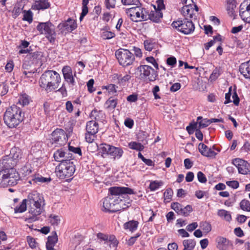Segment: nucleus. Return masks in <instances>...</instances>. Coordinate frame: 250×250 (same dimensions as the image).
I'll list each match as a JSON object with an SVG mask.
<instances>
[{
	"label": "nucleus",
	"mask_w": 250,
	"mask_h": 250,
	"mask_svg": "<svg viewBox=\"0 0 250 250\" xmlns=\"http://www.w3.org/2000/svg\"><path fill=\"white\" fill-rule=\"evenodd\" d=\"M208 119H204L203 120L201 121L200 122H199V125L198 128L199 129L205 128L208 126L210 123H208Z\"/></svg>",
	"instance_id": "obj_58"
},
{
	"label": "nucleus",
	"mask_w": 250,
	"mask_h": 250,
	"mask_svg": "<svg viewBox=\"0 0 250 250\" xmlns=\"http://www.w3.org/2000/svg\"><path fill=\"white\" fill-rule=\"evenodd\" d=\"M198 150L202 155L207 157L215 158L217 154L211 148H209L207 146L202 143H200L199 144Z\"/></svg>",
	"instance_id": "obj_19"
},
{
	"label": "nucleus",
	"mask_w": 250,
	"mask_h": 250,
	"mask_svg": "<svg viewBox=\"0 0 250 250\" xmlns=\"http://www.w3.org/2000/svg\"><path fill=\"white\" fill-rule=\"evenodd\" d=\"M99 129L98 124L94 120L90 121L86 123V132L91 134H96Z\"/></svg>",
	"instance_id": "obj_23"
},
{
	"label": "nucleus",
	"mask_w": 250,
	"mask_h": 250,
	"mask_svg": "<svg viewBox=\"0 0 250 250\" xmlns=\"http://www.w3.org/2000/svg\"><path fill=\"white\" fill-rule=\"evenodd\" d=\"M50 6L48 0H36L32 4L31 8L33 10H45Z\"/></svg>",
	"instance_id": "obj_21"
},
{
	"label": "nucleus",
	"mask_w": 250,
	"mask_h": 250,
	"mask_svg": "<svg viewBox=\"0 0 250 250\" xmlns=\"http://www.w3.org/2000/svg\"><path fill=\"white\" fill-rule=\"evenodd\" d=\"M37 29L41 34L44 33L51 43H54L57 34L55 31V26L51 22H40L37 26Z\"/></svg>",
	"instance_id": "obj_7"
},
{
	"label": "nucleus",
	"mask_w": 250,
	"mask_h": 250,
	"mask_svg": "<svg viewBox=\"0 0 250 250\" xmlns=\"http://www.w3.org/2000/svg\"><path fill=\"white\" fill-rule=\"evenodd\" d=\"M126 13L128 15L131 21L135 22L141 21L140 19H137L141 18L140 6L139 5L126 9Z\"/></svg>",
	"instance_id": "obj_17"
},
{
	"label": "nucleus",
	"mask_w": 250,
	"mask_h": 250,
	"mask_svg": "<svg viewBox=\"0 0 250 250\" xmlns=\"http://www.w3.org/2000/svg\"><path fill=\"white\" fill-rule=\"evenodd\" d=\"M42 199H41L40 194L34 192L30 193L27 199V203L30 205V208L29 213L32 215L28 218H26L25 221L28 223H31L39 220L38 215L42 212L43 208H41V203Z\"/></svg>",
	"instance_id": "obj_3"
},
{
	"label": "nucleus",
	"mask_w": 250,
	"mask_h": 250,
	"mask_svg": "<svg viewBox=\"0 0 250 250\" xmlns=\"http://www.w3.org/2000/svg\"><path fill=\"white\" fill-rule=\"evenodd\" d=\"M50 223L52 225L57 226L60 223L61 220L58 215L50 214L49 217Z\"/></svg>",
	"instance_id": "obj_48"
},
{
	"label": "nucleus",
	"mask_w": 250,
	"mask_h": 250,
	"mask_svg": "<svg viewBox=\"0 0 250 250\" xmlns=\"http://www.w3.org/2000/svg\"><path fill=\"white\" fill-rule=\"evenodd\" d=\"M66 133L61 128H56L51 134L50 143L63 146L66 142Z\"/></svg>",
	"instance_id": "obj_12"
},
{
	"label": "nucleus",
	"mask_w": 250,
	"mask_h": 250,
	"mask_svg": "<svg viewBox=\"0 0 250 250\" xmlns=\"http://www.w3.org/2000/svg\"><path fill=\"white\" fill-rule=\"evenodd\" d=\"M108 192L111 196L114 197H122L125 198V196L127 194H135L136 193L134 191L133 189L128 187H112L108 189Z\"/></svg>",
	"instance_id": "obj_11"
},
{
	"label": "nucleus",
	"mask_w": 250,
	"mask_h": 250,
	"mask_svg": "<svg viewBox=\"0 0 250 250\" xmlns=\"http://www.w3.org/2000/svg\"><path fill=\"white\" fill-rule=\"evenodd\" d=\"M23 12L24 13V15L23 18H22V20L24 21H27L29 22V23H31L33 21L32 12L30 10L28 11L24 10Z\"/></svg>",
	"instance_id": "obj_41"
},
{
	"label": "nucleus",
	"mask_w": 250,
	"mask_h": 250,
	"mask_svg": "<svg viewBox=\"0 0 250 250\" xmlns=\"http://www.w3.org/2000/svg\"><path fill=\"white\" fill-rule=\"evenodd\" d=\"M24 113L22 109L13 104L7 108L3 115L5 125L10 128L16 127L24 119Z\"/></svg>",
	"instance_id": "obj_2"
},
{
	"label": "nucleus",
	"mask_w": 250,
	"mask_h": 250,
	"mask_svg": "<svg viewBox=\"0 0 250 250\" xmlns=\"http://www.w3.org/2000/svg\"><path fill=\"white\" fill-rule=\"evenodd\" d=\"M177 62L176 59L174 56L168 57L167 59V64L171 67H174Z\"/></svg>",
	"instance_id": "obj_55"
},
{
	"label": "nucleus",
	"mask_w": 250,
	"mask_h": 250,
	"mask_svg": "<svg viewBox=\"0 0 250 250\" xmlns=\"http://www.w3.org/2000/svg\"><path fill=\"white\" fill-rule=\"evenodd\" d=\"M115 34L111 31H109L105 29H104V31L101 33V37L103 40H109L114 38Z\"/></svg>",
	"instance_id": "obj_38"
},
{
	"label": "nucleus",
	"mask_w": 250,
	"mask_h": 250,
	"mask_svg": "<svg viewBox=\"0 0 250 250\" xmlns=\"http://www.w3.org/2000/svg\"><path fill=\"white\" fill-rule=\"evenodd\" d=\"M138 225V221L131 220L124 223L123 227L125 229H128L131 232H134L137 229Z\"/></svg>",
	"instance_id": "obj_27"
},
{
	"label": "nucleus",
	"mask_w": 250,
	"mask_h": 250,
	"mask_svg": "<svg viewBox=\"0 0 250 250\" xmlns=\"http://www.w3.org/2000/svg\"><path fill=\"white\" fill-rule=\"evenodd\" d=\"M121 2L124 5H139L141 4L139 0H121Z\"/></svg>",
	"instance_id": "obj_51"
},
{
	"label": "nucleus",
	"mask_w": 250,
	"mask_h": 250,
	"mask_svg": "<svg viewBox=\"0 0 250 250\" xmlns=\"http://www.w3.org/2000/svg\"><path fill=\"white\" fill-rule=\"evenodd\" d=\"M6 186H14L20 179V174L15 168L4 171Z\"/></svg>",
	"instance_id": "obj_13"
},
{
	"label": "nucleus",
	"mask_w": 250,
	"mask_h": 250,
	"mask_svg": "<svg viewBox=\"0 0 250 250\" xmlns=\"http://www.w3.org/2000/svg\"><path fill=\"white\" fill-rule=\"evenodd\" d=\"M97 238L102 241H104V244L107 243V241H108L109 235L107 234H104L101 232H99L97 234Z\"/></svg>",
	"instance_id": "obj_60"
},
{
	"label": "nucleus",
	"mask_w": 250,
	"mask_h": 250,
	"mask_svg": "<svg viewBox=\"0 0 250 250\" xmlns=\"http://www.w3.org/2000/svg\"><path fill=\"white\" fill-rule=\"evenodd\" d=\"M94 84V80L93 79H90L87 83V86L88 91L90 93H92L95 91V89L93 88V85Z\"/></svg>",
	"instance_id": "obj_62"
},
{
	"label": "nucleus",
	"mask_w": 250,
	"mask_h": 250,
	"mask_svg": "<svg viewBox=\"0 0 250 250\" xmlns=\"http://www.w3.org/2000/svg\"><path fill=\"white\" fill-rule=\"evenodd\" d=\"M131 78V76L128 74H126L123 77L121 75L120 78L119 79V81L116 83L120 85L124 86L126 84V83L130 80Z\"/></svg>",
	"instance_id": "obj_43"
},
{
	"label": "nucleus",
	"mask_w": 250,
	"mask_h": 250,
	"mask_svg": "<svg viewBox=\"0 0 250 250\" xmlns=\"http://www.w3.org/2000/svg\"><path fill=\"white\" fill-rule=\"evenodd\" d=\"M51 234V235L48 236L46 244L55 245L58 240L57 233L55 231H54L52 232Z\"/></svg>",
	"instance_id": "obj_36"
},
{
	"label": "nucleus",
	"mask_w": 250,
	"mask_h": 250,
	"mask_svg": "<svg viewBox=\"0 0 250 250\" xmlns=\"http://www.w3.org/2000/svg\"><path fill=\"white\" fill-rule=\"evenodd\" d=\"M118 99L114 98L113 97H110L105 102L104 105L106 106V108L108 109H114L117 106Z\"/></svg>",
	"instance_id": "obj_29"
},
{
	"label": "nucleus",
	"mask_w": 250,
	"mask_h": 250,
	"mask_svg": "<svg viewBox=\"0 0 250 250\" xmlns=\"http://www.w3.org/2000/svg\"><path fill=\"white\" fill-rule=\"evenodd\" d=\"M232 163L238 168V172L240 174L246 175L250 171V165L246 161L240 158H235L232 160Z\"/></svg>",
	"instance_id": "obj_14"
},
{
	"label": "nucleus",
	"mask_w": 250,
	"mask_h": 250,
	"mask_svg": "<svg viewBox=\"0 0 250 250\" xmlns=\"http://www.w3.org/2000/svg\"><path fill=\"white\" fill-rule=\"evenodd\" d=\"M200 227L206 233H208L211 230V226L208 222L205 221L200 223Z\"/></svg>",
	"instance_id": "obj_49"
},
{
	"label": "nucleus",
	"mask_w": 250,
	"mask_h": 250,
	"mask_svg": "<svg viewBox=\"0 0 250 250\" xmlns=\"http://www.w3.org/2000/svg\"><path fill=\"white\" fill-rule=\"evenodd\" d=\"M58 27L60 30L72 32L77 27V25L75 20L69 18L65 22L60 23Z\"/></svg>",
	"instance_id": "obj_18"
},
{
	"label": "nucleus",
	"mask_w": 250,
	"mask_h": 250,
	"mask_svg": "<svg viewBox=\"0 0 250 250\" xmlns=\"http://www.w3.org/2000/svg\"><path fill=\"white\" fill-rule=\"evenodd\" d=\"M146 60L147 62L151 63L157 70L159 69V65L153 57H147Z\"/></svg>",
	"instance_id": "obj_54"
},
{
	"label": "nucleus",
	"mask_w": 250,
	"mask_h": 250,
	"mask_svg": "<svg viewBox=\"0 0 250 250\" xmlns=\"http://www.w3.org/2000/svg\"><path fill=\"white\" fill-rule=\"evenodd\" d=\"M25 58L32 63H38L44 61L45 60L44 56V54L42 51H34L33 53H30V54H27Z\"/></svg>",
	"instance_id": "obj_16"
},
{
	"label": "nucleus",
	"mask_w": 250,
	"mask_h": 250,
	"mask_svg": "<svg viewBox=\"0 0 250 250\" xmlns=\"http://www.w3.org/2000/svg\"><path fill=\"white\" fill-rule=\"evenodd\" d=\"M27 208V199H25L22 200L21 204L19 207H16L14 208V212L17 213H22L24 212Z\"/></svg>",
	"instance_id": "obj_35"
},
{
	"label": "nucleus",
	"mask_w": 250,
	"mask_h": 250,
	"mask_svg": "<svg viewBox=\"0 0 250 250\" xmlns=\"http://www.w3.org/2000/svg\"><path fill=\"white\" fill-rule=\"evenodd\" d=\"M173 190L171 188H168L164 193L165 199H171L173 195Z\"/></svg>",
	"instance_id": "obj_63"
},
{
	"label": "nucleus",
	"mask_w": 250,
	"mask_h": 250,
	"mask_svg": "<svg viewBox=\"0 0 250 250\" xmlns=\"http://www.w3.org/2000/svg\"><path fill=\"white\" fill-rule=\"evenodd\" d=\"M126 100L130 103L136 102L138 100V94L136 93H133L129 95L127 97Z\"/></svg>",
	"instance_id": "obj_64"
},
{
	"label": "nucleus",
	"mask_w": 250,
	"mask_h": 250,
	"mask_svg": "<svg viewBox=\"0 0 250 250\" xmlns=\"http://www.w3.org/2000/svg\"><path fill=\"white\" fill-rule=\"evenodd\" d=\"M115 56L119 64L123 67L132 64L135 60L134 55L127 49H118L115 52Z\"/></svg>",
	"instance_id": "obj_8"
},
{
	"label": "nucleus",
	"mask_w": 250,
	"mask_h": 250,
	"mask_svg": "<svg viewBox=\"0 0 250 250\" xmlns=\"http://www.w3.org/2000/svg\"><path fill=\"white\" fill-rule=\"evenodd\" d=\"M108 241H107V243H110L109 246L112 247L116 248L119 244L118 240L116 239L115 236L114 235H109V238L108 239Z\"/></svg>",
	"instance_id": "obj_47"
},
{
	"label": "nucleus",
	"mask_w": 250,
	"mask_h": 250,
	"mask_svg": "<svg viewBox=\"0 0 250 250\" xmlns=\"http://www.w3.org/2000/svg\"><path fill=\"white\" fill-rule=\"evenodd\" d=\"M240 207L244 211L250 212V202L245 199L242 200L240 203Z\"/></svg>",
	"instance_id": "obj_39"
},
{
	"label": "nucleus",
	"mask_w": 250,
	"mask_h": 250,
	"mask_svg": "<svg viewBox=\"0 0 250 250\" xmlns=\"http://www.w3.org/2000/svg\"><path fill=\"white\" fill-rule=\"evenodd\" d=\"M122 199L119 197L107 196L103 201L102 210L105 212L114 213L124 209L121 205L123 204Z\"/></svg>",
	"instance_id": "obj_5"
},
{
	"label": "nucleus",
	"mask_w": 250,
	"mask_h": 250,
	"mask_svg": "<svg viewBox=\"0 0 250 250\" xmlns=\"http://www.w3.org/2000/svg\"><path fill=\"white\" fill-rule=\"evenodd\" d=\"M74 162L70 160H63L56 167V171L57 176L61 179H64L71 177L75 171Z\"/></svg>",
	"instance_id": "obj_4"
},
{
	"label": "nucleus",
	"mask_w": 250,
	"mask_h": 250,
	"mask_svg": "<svg viewBox=\"0 0 250 250\" xmlns=\"http://www.w3.org/2000/svg\"><path fill=\"white\" fill-rule=\"evenodd\" d=\"M217 242V247L220 250H226L230 243L229 240L223 237H218Z\"/></svg>",
	"instance_id": "obj_26"
},
{
	"label": "nucleus",
	"mask_w": 250,
	"mask_h": 250,
	"mask_svg": "<svg viewBox=\"0 0 250 250\" xmlns=\"http://www.w3.org/2000/svg\"><path fill=\"white\" fill-rule=\"evenodd\" d=\"M26 240L29 247L31 248L34 249L36 248V242L35 239L33 237L30 236H27L26 237Z\"/></svg>",
	"instance_id": "obj_53"
},
{
	"label": "nucleus",
	"mask_w": 250,
	"mask_h": 250,
	"mask_svg": "<svg viewBox=\"0 0 250 250\" xmlns=\"http://www.w3.org/2000/svg\"><path fill=\"white\" fill-rule=\"evenodd\" d=\"M222 69L221 67H215V68L213 70L212 72L210 75L209 80L210 82L216 81L222 74Z\"/></svg>",
	"instance_id": "obj_32"
},
{
	"label": "nucleus",
	"mask_w": 250,
	"mask_h": 250,
	"mask_svg": "<svg viewBox=\"0 0 250 250\" xmlns=\"http://www.w3.org/2000/svg\"><path fill=\"white\" fill-rule=\"evenodd\" d=\"M191 9H193L192 5L189 3L188 4L186 5L182 8L181 13L184 16H186V15H189L190 18H192L193 13V12L190 13Z\"/></svg>",
	"instance_id": "obj_33"
},
{
	"label": "nucleus",
	"mask_w": 250,
	"mask_h": 250,
	"mask_svg": "<svg viewBox=\"0 0 250 250\" xmlns=\"http://www.w3.org/2000/svg\"><path fill=\"white\" fill-rule=\"evenodd\" d=\"M217 214L220 217H224V219L230 222L231 220V216L229 212L224 209H219L218 211Z\"/></svg>",
	"instance_id": "obj_37"
},
{
	"label": "nucleus",
	"mask_w": 250,
	"mask_h": 250,
	"mask_svg": "<svg viewBox=\"0 0 250 250\" xmlns=\"http://www.w3.org/2000/svg\"><path fill=\"white\" fill-rule=\"evenodd\" d=\"M140 72L141 79H146L147 82H154L158 76V71L148 65H140L137 67Z\"/></svg>",
	"instance_id": "obj_10"
},
{
	"label": "nucleus",
	"mask_w": 250,
	"mask_h": 250,
	"mask_svg": "<svg viewBox=\"0 0 250 250\" xmlns=\"http://www.w3.org/2000/svg\"><path fill=\"white\" fill-rule=\"evenodd\" d=\"M19 103L23 106L28 105L29 103V96L26 94L21 95L19 100Z\"/></svg>",
	"instance_id": "obj_46"
},
{
	"label": "nucleus",
	"mask_w": 250,
	"mask_h": 250,
	"mask_svg": "<svg viewBox=\"0 0 250 250\" xmlns=\"http://www.w3.org/2000/svg\"><path fill=\"white\" fill-rule=\"evenodd\" d=\"M9 155L18 163L20 159H21L22 156V152L21 150L18 147H12L10 151Z\"/></svg>",
	"instance_id": "obj_24"
},
{
	"label": "nucleus",
	"mask_w": 250,
	"mask_h": 250,
	"mask_svg": "<svg viewBox=\"0 0 250 250\" xmlns=\"http://www.w3.org/2000/svg\"><path fill=\"white\" fill-rule=\"evenodd\" d=\"M32 181H33V183H37V182L40 183H48L51 181V179L49 178L43 177L42 176L35 177L33 179H32Z\"/></svg>",
	"instance_id": "obj_45"
},
{
	"label": "nucleus",
	"mask_w": 250,
	"mask_h": 250,
	"mask_svg": "<svg viewBox=\"0 0 250 250\" xmlns=\"http://www.w3.org/2000/svg\"><path fill=\"white\" fill-rule=\"evenodd\" d=\"M66 154V152L64 151L63 148H62L58 149L54 152L53 157L55 161L61 163L62 161H63V159Z\"/></svg>",
	"instance_id": "obj_28"
},
{
	"label": "nucleus",
	"mask_w": 250,
	"mask_h": 250,
	"mask_svg": "<svg viewBox=\"0 0 250 250\" xmlns=\"http://www.w3.org/2000/svg\"><path fill=\"white\" fill-rule=\"evenodd\" d=\"M68 150L73 152L75 154H77L80 156H82V150L80 147H74L69 145Z\"/></svg>",
	"instance_id": "obj_50"
},
{
	"label": "nucleus",
	"mask_w": 250,
	"mask_h": 250,
	"mask_svg": "<svg viewBox=\"0 0 250 250\" xmlns=\"http://www.w3.org/2000/svg\"><path fill=\"white\" fill-rule=\"evenodd\" d=\"M227 9H235L236 7V2L235 0H227Z\"/></svg>",
	"instance_id": "obj_59"
},
{
	"label": "nucleus",
	"mask_w": 250,
	"mask_h": 250,
	"mask_svg": "<svg viewBox=\"0 0 250 250\" xmlns=\"http://www.w3.org/2000/svg\"><path fill=\"white\" fill-rule=\"evenodd\" d=\"M163 184L164 183L162 181H153L150 182L149 188L151 191H155L162 186Z\"/></svg>",
	"instance_id": "obj_40"
},
{
	"label": "nucleus",
	"mask_w": 250,
	"mask_h": 250,
	"mask_svg": "<svg viewBox=\"0 0 250 250\" xmlns=\"http://www.w3.org/2000/svg\"><path fill=\"white\" fill-rule=\"evenodd\" d=\"M106 7L109 9L115 7L116 0H105Z\"/></svg>",
	"instance_id": "obj_61"
},
{
	"label": "nucleus",
	"mask_w": 250,
	"mask_h": 250,
	"mask_svg": "<svg viewBox=\"0 0 250 250\" xmlns=\"http://www.w3.org/2000/svg\"><path fill=\"white\" fill-rule=\"evenodd\" d=\"M226 184L229 187L234 189L238 188L239 186V183L237 181L233 180L226 182Z\"/></svg>",
	"instance_id": "obj_57"
},
{
	"label": "nucleus",
	"mask_w": 250,
	"mask_h": 250,
	"mask_svg": "<svg viewBox=\"0 0 250 250\" xmlns=\"http://www.w3.org/2000/svg\"><path fill=\"white\" fill-rule=\"evenodd\" d=\"M147 138V133L145 131H140L137 135V138L138 141L144 142Z\"/></svg>",
	"instance_id": "obj_52"
},
{
	"label": "nucleus",
	"mask_w": 250,
	"mask_h": 250,
	"mask_svg": "<svg viewBox=\"0 0 250 250\" xmlns=\"http://www.w3.org/2000/svg\"><path fill=\"white\" fill-rule=\"evenodd\" d=\"M155 9L154 11H151L147 20L149 19L151 21L159 23L161 21V19L163 17V13L160 9H157L155 5H153Z\"/></svg>",
	"instance_id": "obj_20"
},
{
	"label": "nucleus",
	"mask_w": 250,
	"mask_h": 250,
	"mask_svg": "<svg viewBox=\"0 0 250 250\" xmlns=\"http://www.w3.org/2000/svg\"><path fill=\"white\" fill-rule=\"evenodd\" d=\"M171 208L179 215H187V213L183 211L182 205L178 202H173L171 204Z\"/></svg>",
	"instance_id": "obj_31"
},
{
	"label": "nucleus",
	"mask_w": 250,
	"mask_h": 250,
	"mask_svg": "<svg viewBox=\"0 0 250 250\" xmlns=\"http://www.w3.org/2000/svg\"><path fill=\"white\" fill-rule=\"evenodd\" d=\"M17 163L9 155H5L3 157L2 160H0V171H5L14 168Z\"/></svg>",
	"instance_id": "obj_15"
},
{
	"label": "nucleus",
	"mask_w": 250,
	"mask_h": 250,
	"mask_svg": "<svg viewBox=\"0 0 250 250\" xmlns=\"http://www.w3.org/2000/svg\"><path fill=\"white\" fill-rule=\"evenodd\" d=\"M239 70L246 79L250 78V60L241 64Z\"/></svg>",
	"instance_id": "obj_22"
},
{
	"label": "nucleus",
	"mask_w": 250,
	"mask_h": 250,
	"mask_svg": "<svg viewBox=\"0 0 250 250\" xmlns=\"http://www.w3.org/2000/svg\"><path fill=\"white\" fill-rule=\"evenodd\" d=\"M61 81V76L58 72L54 70H46L41 75L39 83L41 88L49 92L57 89Z\"/></svg>",
	"instance_id": "obj_1"
},
{
	"label": "nucleus",
	"mask_w": 250,
	"mask_h": 250,
	"mask_svg": "<svg viewBox=\"0 0 250 250\" xmlns=\"http://www.w3.org/2000/svg\"><path fill=\"white\" fill-rule=\"evenodd\" d=\"M140 13H141V19L140 21H146L147 20V18L148 17V15L150 12L149 10L145 8L141 7H140Z\"/></svg>",
	"instance_id": "obj_42"
},
{
	"label": "nucleus",
	"mask_w": 250,
	"mask_h": 250,
	"mask_svg": "<svg viewBox=\"0 0 250 250\" xmlns=\"http://www.w3.org/2000/svg\"><path fill=\"white\" fill-rule=\"evenodd\" d=\"M197 176L198 180L201 183H205L207 181L205 175L202 171H199L197 173Z\"/></svg>",
	"instance_id": "obj_56"
},
{
	"label": "nucleus",
	"mask_w": 250,
	"mask_h": 250,
	"mask_svg": "<svg viewBox=\"0 0 250 250\" xmlns=\"http://www.w3.org/2000/svg\"><path fill=\"white\" fill-rule=\"evenodd\" d=\"M171 26L185 35L191 34L195 29V26L193 22L187 18H185L183 20L178 19L177 21H173L171 23Z\"/></svg>",
	"instance_id": "obj_6"
},
{
	"label": "nucleus",
	"mask_w": 250,
	"mask_h": 250,
	"mask_svg": "<svg viewBox=\"0 0 250 250\" xmlns=\"http://www.w3.org/2000/svg\"><path fill=\"white\" fill-rule=\"evenodd\" d=\"M62 73L66 82L68 81V80L73 77L76 76V72H75L74 76H73L72 69L71 67L68 65H65L63 67L62 69Z\"/></svg>",
	"instance_id": "obj_25"
},
{
	"label": "nucleus",
	"mask_w": 250,
	"mask_h": 250,
	"mask_svg": "<svg viewBox=\"0 0 250 250\" xmlns=\"http://www.w3.org/2000/svg\"><path fill=\"white\" fill-rule=\"evenodd\" d=\"M128 146L130 149L139 151H142L144 149V146L143 145L136 142L129 143Z\"/></svg>",
	"instance_id": "obj_34"
},
{
	"label": "nucleus",
	"mask_w": 250,
	"mask_h": 250,
	"mask_svg": "<svg viewBox=\"0 0 250 250\" xmlns=\"http://www.w3.org/2000/svg\"><path fill=\"white\" fill-rule=\"evenodd\" d=\"M184 247L183 250H193L196 245V241L194 239L184 240L183 241Z\"/></svg>",
	"instance_id": "obj_30"
},
{
	"label": "nucleus",
	"mask_w": 250,
	"mask_h": 250,
	"mask_svg": "<svg viewBox=\"0 0 250 250\" xmlns=\"http://www.w3.org/2000/svg\"><path fill=\"white\" fill-rule=\"evenodd\" d=\"M99 150L102 154L113 156L114 159H120L124 153V151L122 147H116L107 144H101Z\"/></svg>",
	"instance_id": "obj_9"
},
{
	"label": "nucleus",
	"mask_w": 250,
	"mask_h": 250,
	"mask_svg": "<svg viewBox=\"0 0 250 250\" xmlns=\"http://www.w3.org/2000/svg\"><path fill=\"white\" fill-rule=\"evenodd\" d=\"M197 125L198 123L193 122L190 123L189 125L187 126L186 130L189 135L192 134L194 131H196V129H197Z\"/></svg>",
	"instance_id": "obj_44"
}]
</instances>
